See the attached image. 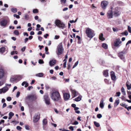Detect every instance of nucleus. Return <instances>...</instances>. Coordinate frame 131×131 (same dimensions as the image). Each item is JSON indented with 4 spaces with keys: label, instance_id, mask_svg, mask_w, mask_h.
Segmentation results:
<instances>
[{
    "label": "nucleus",
    "instance_id": "obj_1",
    "mask_svg": "<svg viewBox=\"0 0 131 131\" xmlns=\"http://www.w3.org/2000/svg\"><path fill=\"white\" fill-rule=\"evenodd\" d=\"M50 97L54 101L57 102L61 99V96L59 93L57 91L52 92L51 94Z\"/></svg>",
    "mask_w": 131,
    "mask_h": 131
},
{
    "label": "nucleus",
    "instance_id": "obj_2",
    "mask_svg": "<svg viewBox=\"0 0 131 131\" xmlns=\"http://www.w3.org/2000/svg\"><path fill=\"white\" fill-rule=\"evenodd\" d=\"M56 25L59 28L63 29L65 27V25L63 22L59 20H56L55 22Z\"/></svg>",
    "mask_w": 131,
    "mask_h": 131
},
{
    "label": "nucleus",
    "instance_id": "obj_3",
    "mask_svg": "<svg viewBox=\"0 0 131 131\" xmlns=\"http://www.w3.org/2000/svg\"><path fill=\"white\" fill-rule=\"evenodd\" d=\"M108 4L107 1H102L101 3V8L103 10H105Z\"/></svg>",
    "mask_w": 131,
    "mask_h": 131
},
{
    "label": "nucleus",
    "instance_id": "obj_4",
    "mask_svg": "<svg viewBox=\"0 0 131 131\" xmlns=\"http://www.w3.org/2000/svg\"><path fill=\"white\" fill-rule=\"evenodd\" d=\"M63 50L62 44L60 43L58 46V47L57 54L58 55H59L62 54L63 53Z\"/></svg>",
    "mask_w": 131,
    "mask_h": 131
},
{
    "label": "nucleus",
    "instance_id": "obj_5",
    "mask_svg": "<svg viewBox=\"0 0 131 131\" xmlns=\"http://www.w3.org/2000/svg\"><path fill=\"white\" fill-rule=\"evenodd\" d=\"M122 43V41L119 38L116 39L114 42V46L115 47L120 46V44Z\"/></svg>",
    "mask_w": 131,
    "mask_h": 131
},
{
    "label": "nucleus",
    "instance_id": "obj_6",
    "mask_svg": "<svg viewBox=\"0 0 131 131\" xmlns=\"http://www.w3.org/2000/svg\"><path fill=\"white\" fill-rule=\"evenodd\" d=\"M44 99L46 104L49 105L50 104V99L48 94H46L44 96Z\"/></svg>",
    "mask_w": 131,
    "mask_h": 131
},
{
    "label": "nucleus",
    "instance_id": "obj_7",
    "mask_svg": "<svg viewBox=\"0 0 131 131\" xmlns=\"http://www.w3.org/2000/svg\"><path fill=\"white\" fill-rule=\"evenodd\" d=\"M39 114H37L35 115L33 117V121L34 123H36L38 121L39 119Z\"/></svg>",
    "mask_w": 131,
    "mask_h": 131
},
{
    "label": "nucleus",
    "instance_id": "obj_8",
    "mask_svg": "<svg viewBox=\"0 0 131 131\" xmlns=\"http://www.w3.org/2000/svg\"><path fill=\"white\" fill-rule=\"evenodd\" d=\"M7 21L5 19H3L0 22V25L2 26L5 27L7 24Z\"/></svg>",
    "mask_w": 131,
    "mask_h": 131
},
{
    "label": "nucleus",
    "instance_id": "obj_9",
    "mask_svg": "<svg viewBox=\"0 0 131 131\" xmlns=\"http://www.w3.org/2000/svg\"><path fill=\"white\" fill-rule=\"evenodd\" d=\"M107 16L108 18H112L113 17V14L112 10H108L107 13Z\"/></svg>",
    "mask_w": 131,
    "mask_h": 131
},
{
    "label": "nucleus",
    "instance_id": "obj_10",
    "mask_svg": "<svg viewBox=\"0 0 131 131\" xmlns=\"http://www.w3.org/2000/svg\"><path fill=\"white\" fill-rule=\"evenodd\" d=\"M26 98L29 100H34L36 99V95H31L28 96Z\"/></svg>",
    "mask_w": 131,
    "mask_h": 131
},
{
    "label": "nucleus",
    "instance_id": "obj_11",
    "mask_svg": "<svg viewBox=\"0 0 131 131\" xmlns=\"http://www.w3.org/2000/svg\"><path fill=\"white\" fill-rule=\"evenodd\" d=\"M111 75L112 80L115 81L116 80V76L114 72L112 71L111 72Z\"/></svg>",
    "mask_w": 131,
    "mask_h": 131
},
{
    "label": "nucleus",
    "instance_id": "obj_12",
    "mask_svg": "<svg viewBox=\"0 0 131 131\" xmlns=\"http://www.w3.org/2000/svg\"><path fill=\"white\" fill-rule=\"evenodd\" d=\"M70 95L69 94L67 93L64 94V97L65 100H68L70 98Z\"/></svg>",
    "mask_w": 131,
    "mask_h": 131
},
{
    "label": "nucleus",
    "instance_id": "obj_13",
    "mask_svg": "<svg viewBox=\"0 0 131 131\" xmlns=\"http://www.w3.org/2000/svg\"><path fill=\"white\" fill-rule=\"evenodd\" d=\"M85 33L87 36L90 37V29L89 28H86Z\"/></svg>",
    "mask_w": 131,
    "mask_h": 131
},
{
    "label": "nucleus",
    "instance_id": "obj_14",
    "mask_svg": "<svg viewBox=\"0 0 131 131\" xmlns=\"http://www.w3.org/2000/svg\"><path fill=\"white\" fill-rule=\"evenodd\" d=\"M56 63V60L55 59H53L50 60L49 62V64L51 67H52L54 66Z\"/></svg>",
    "mask_w": 131,
    "mask_h": 131
},
{
    "label": "nucleus",
    "instance_id": "obj_15",
    "mask_svg": "<svg viewBox=\"0 0 131 131\" xmlns=\"http://www.w3.org/2000/svg\"><path fill=\"white\" fill-rule=\"evenodd\" d=\"M4 71L2 69H0V79L2 78L4 76Z\"/></svg>",
    "mask_w": 131,
    "mask_h": 131
},
{
    "label": "nucleus",
    "instance_id": "obj_16",
    "mask_svg": "<svg viewBox=\"0 0 131 131\" xmlns=\"http://www.w3.org/2000/svg\"><path fill=\"white\" fill-rule=\"evenodd\" d=\"M71 92L72 95L73 97H74L78 95V93L75 90H72Z\"/></svg>",
    "mask_w": 131,
    "mask_h": 131
},
{
    "label": "nucleus",
    "instance_id": "obj_17",
    "mask_svg": "<svg viewBox=\"0 0 131 131\" xmlns=\"http://www.w3.org/2000/svg\"><path fill=\"white\" fill-rule=\"evenodd\" d=\"M17 81L20 80L23 77V75H16Z\"/></svg>",
    "mask_w": 131,
    "mask_h": 131
},
{
    "label": "nucleus",
    "instance_id": "obj_18",
    "mask_svg": "<svg viewBox=\"0 0 131 131\" xmlns=\"http://www.w3.org/2000/svg\"><path fill=\"white\" fill-rule=\"evenodd\" d=\"M125 53V52L122 51L120 52L119 54V56L121 59H123L124 58L123 55Z\"/></svg>",
    "mask_w": 131,
    "mask_h": 131
},
{
    "label": "nucleus",
    "instance_id": "obj_19",
    "mask_svg": "<svg viewBox=\"0 0 131 131\" xmlns=\"http://www.w3.org/2000/svg\"><path fill=\"white\" fill-rule=\"evenodd\" d=\"M99 38V39L103 41L105 39V38L103 37V34L102 33H101L100 34Z\"/></svg>",
    "mask_w": 131,
    "mask_h": 131
},
{
    "label": "nucleus",
    "instance_id": "obj_20",
    "mask_svg": "<svg viewBox=\"0 0 131 131\" xmlns=\"http://www.w3.org/2000/svg\"><path fill=\"white\" fill-rule=\"evenodd\" d=\"M104 101L103 99H102L101 102L100 104V106L101 108H103L104 106Z\"/></svg>",
    "mask_w": 131,
    "mask_h": 131
},
{
    "label": "nucleus",
    "instance_id": "obj_21",
    "mask_svg": "<svg viewBox=\"0 0 131 131\" xmlns=\"http://www.w3.org/2000/svg\"><path fill=\"white\" fill-rule=\"evenodd\" d=\"M103 74L105 77H107L108 75V70H106L104 71Z\"/></svg>",
    "mask_w": 131,
    "mask_h": 131
},
{
    "label": "nucleus",
    "instance_id": "obj_22",
    "mask_svg": "<svg viewBox=\"0 0 131 131\" xmlns=\"http://www.w3.org/2000/svg\"><path fill=\"white\" fill-rule=\"evenodd\" d=\"M82 98V96H79L77 97L74 99V100L77 101H80L81 99Z\"/></svg>",
    "mask_w": 131,
    "mask_h": 131
},
{
    "label": "nucleus",
    "instance_id": "obj_23",
    "mask_svg": "<svg viewBox=\"0 0 131 131\" xmlns=\"http://www.w3.org/2000/svg\"><path fill=\"white\" fill-rule=\"evenodd\" d=\"M2 89L3 93L6 92L8 90V88L6 86H5Z\"/></svg>",
    "mask_w": 131,
    "mask_h": 131
},
{
    "label": "nucleus",
    "instance_id": "obj_24",
    "mask_svg": "<svg viewBox=\"0 0 131 131\" xmlns=\"http://www.w3.org/2000/svg\"><path fill=\"white\" fill-rule=\"evenodd\" d=\"M121 91L122 94L124 95H125L126 93L123 87H122L121 89Z\"/></svg>",
    "mask_w": 131,
    "mask_h": 131
},
{
    "label": "nucleus",
    "instance_id": "obj_25",
    "mask_svg": "<svg viewBox=\"0 0 131 131\" xmlns=\"http://www.w3.org/2000/svg\"><path fill=\"white\" fill-rule=\"evenodd\" d=\"M25 85V87L26 88L27 87L28 85V84L27 82L26 81L23 82L21 84V85L23 86L24 85Z\"/></svg>",
    "mask_w": 131,
    "mask_h": 131
},
{
    "label": "nucleus",
    "instance_id": "obj_26",
    "mask_svg": "<svg viewBox=\"0 0 131 131\" xmlns=\"http://www.w3.org/2000/svg\"><path fill=\"white\" fill-rule=\"evenodd\" d=\"M95 35L94 31L91 29V38H92Z\"/></svg>",
    "mask_w": 131,
    "mask_h": 131
},
{
    "label": "nucleus",
    "instance_id": "obj_27",
    "mask_svg": "<svg viewBox=\"0 0 131 131\" xmlns=\"http://www.w3.org/2000/svg\"><path fill=\"white\" fill-rule=\"evenodd\" d=\"M43 124V125H46L47 123V120L46 119H44L42 121Z\"/></svg>",
    "mask_w": 131,
    "mask_h": 131
},
{
    "label": "nucleus",
    "instance_id": "obj_28",
    "mask_svg": "<svg viewBox=\"0 0 131 131\" xmlns=\"http://www.w3.org/2000/svg\"><path fill=\"white\" fill-rule=\"evenodd\" d=\"M15 81H17L16 76L14 77L11 78L10 79V81L11 82H13Z\"/></svg>",
    "mask_w": 131,
    "mask_h": 131
},
{
    "label": "nucleus",
    "instance_id": "obj_29",
    "mask_svg": "<svg viewBox=\"0 0 131 131\" xmlns=\"http://www.w3.org/2000/svg\"><path fill=\"white\" fill-rule=\"evenodd\" d=\"M15 81H17L16 76L14 77L11 78L10 79V81L11 82H13Z\"/></svg>",
    "mask_w": 131,
    "mask_h": 131
},
{
    "label": "nucleus",
    "instance_id": "obj_30",
    "mask_svg": "<svg viewBox=\"0 0 131 131\" xmlns=\"http://www.w3.org/2000/svg\"><path fill=\"white\" fill-rule=\"evenodd\" d=\"M5 50V48L4 47H2L0 48V52L1 53H3Z\"/></svg>",
    "mask_w": 131,
    "mask_h": 131
},
{
    "label": "nucleus",
    "instance_id": "obj_31",
    "mask_svg": "<svg viewBox=\"0 0 131 131\" xmlns=\"http://www.w3.org/2000/svg\"><path fill=\"white\" fill-rule=\"evenodd\" d=\"M11 11L14 13H15L17 12V9L16 8H11Z\"/></svg>",
    "mask_w": 131,
    "mask_h": 131
},
{
    "label": "nucleus",
    "instance_id": "obj_32",
    "mask_svg": "<svg viewBox=\"0 0 131 131\" xmlns=\"http://www.w3.org/2000/svg\"><path fill=\"white\" fill-rule=\"evenodd\" d=\"M102 47L104 49H106L107 48L108 46L106 44L103 43L102 44Z\"/></svg>",
    "mask_w": 131,
    "mask_h": 131
},
{
    "label": "nucleus",
    "instance_id": "obj_33",
    "mask_svg": "<svg viewBox=\"0 0 131 131\" xmlns=\"http://www.w3.org/2000/svg\"><path fill=\"white\" fill-rule=\"evenodd\" d=\"M94 125L97 127H99L100 126L99 123L96 122H94Z\"/></svg>",
    "mask_w": 131,
    "mask_h": 131
},
{
    "label": "nucleus",
    "instance_id": "obj_34",
    "mask_svg": "<svg viewBox=\"0 0 131 131\" xmlns=\"http://www.w3.org/2000/svg\"><path fill=\"white\" fill-rule=\"evenodd\" d=\"M43 74L42 73H39L36 74V76L38 77H41L43 76Z\"/></svg>",
    "mask_w": 131,
    "mask_h": 131
},
{
    "label": "nucleus",
    "instance_id": "obj_35",
    "mask_svg": "<svg viewBox=\"0 0 131 131\" xmlns=\"http://www.w3.org/2000/svg\"><path fill=\"white\" fill-rule=\"evenodd\" d=\"M119 100H116L114 103L115 106H117L119 104Z\"/></svg>",
    "mask_w": 131,
    "mask_h": 131
},
{
    "label": "nucleus",
    "instance_id": "obj_36",
    "mask_svg": "<svg viewBox=\"0 0 131 131\" xmlns=\"http://www.w3.org/2000/svg\"><path fill=\"white\" fill-rule=\"evenodd\" d=\"M14 34L17 35H18L19 34L18 31L17 30H15L14 31Z\"/></svg>",
    "mask_w": 131,
    "mask_h": 131
},
{
    "label": "nucleus",
    "instance_id": "obj_37",
    "mask_svg": "<svg viewBox=\"0 0 131 131\" xmlns=\"http://www.w3.org/2000/svg\"><path fill=\"white\" fill-rule=\"evenodd\" d=\"M126 85L127 87V89L128 90L130 89H131V84H130L129 85L128 84H126Z\"/></svg>",
    "mask_w": 131,
    "mask_h": 131
},
{
    "label": "nucleus",
    "instance_id": "obj_38",
    "mask_svg": "<svg viewBox=\"0 0 131 131\" xmlns=\"http://www.w3.org/2000/svg\"><path fill=\"white\" fill-rule=\"evenodd\" d=\"M25 18L26 20H28L29 18V15L27 14H25Z\"/></svg>",
    "mask_w": 131,
    "mask_h": 131
},
{
    "label": "nucleus",
    "instance_id": "obj_39",
    "mask_svg": "<svg viewBox=\"0 0 131 131\" xmlns=\"http://www.w3.org/2000/svg\"><path fill=\"white\" fill-rule=\"evenodd\" d=\"M78 63H79L78 61H77V62H76L74 64V66H73V68H74L75 67H76L77 66V65H78Z\"/></svg>",
    "mask_w": 131,
    "mask_h": 131
},
{
    "label": "nucleus",
    "instance_id": "obj_40",
    "mask_svg": "<svg viewBox=\"0 0 131 131\" xmlns=\"http://www.w3.org/2000/svg\"><path fill=\"white\" fill-rule=\"evenodd\" d=\"M124 34L125 36H127L128 35V33L127 31H125L124 32L122 33L121 34Z\"/></svg>",
    "mask_w": 131,
    "mask_h": 131
},
{
    "label": "nucleus",
    "instance_id": "obj_41",
    "mask_svg": "<svg viewBox=\"0 0 131 131\" xmlns=\"http://www.w3.org/2000/svg\"><path fill=\"white\" fill-rule=\"evenodd\" d=\"M14 115V114L12 112H10L9 114V116L12 117Z\"/></svg>",
    "mask_w": 131,
    "mask_h": 131
},
{
    "label": "nucleus",
    "instance_id": "obj_42",
    "mask_svg": "<svg viewBox=\"0 0 131 131\" xmlns=\"http://www.w3.org/2000/svg\"><path fill=\"white\" fill-rule=\"evenodd\" d=\"M97 117L99 118H100L102 117V116L101 114H99L97 115Z\"/></svg>",
    "mask_w": 131,
    "mask_h": 131
},
{
    "label": "nucleus",
    "instance_id": "obj_43",
    "mask_svg": "<svg viewBox=\"0 0 131 131\" xmlns=\"http://www.w3.org/2000/svg\"><path fill=\"white\" fill-rule=\"evenodd\" d=\"M60 1L61 4H64L66 3V0H61Z\"/></svg>",
    "mask_w": 131,
    "mask_h": 131
},
{
    "label": "nucleus",
    "instance_id": "obj_44",
    "mask_svg": "<svg viewBox=\"0 0 131 131\" xmlns=\"http://www.w3.org/2000/svg\"><path fill=\"white\" fill-rule=\"evenodd\" d=\"M25 128L26 130H29V126L28 125H25Z\"/></svg>",
    "mask_w": 131,
    "mask_h": 131
},
{
    "label": "nucleus",
    "instance_id": "obj_45",
    "mask_svg": "<svg viewBox=\"0 0 131 131\" xmlns=\"http://www.w3.org/2000/svg\"><path fill=\"white\" fill-rule=\"evenodd\" d=\"M128 30L129 32L131 33V27L129 26L128 27Z\"/></svg>",
    "mask_w": 131,
    "mask_h": 131
},
{
    "label": "nucleus",
    "instance_id": "obj_46",
    "mask_svg": "<svg viewBox=\"0 0 131 131\" xmlns=\"http://www.w3.org/2000/svg\"><path fill=\"white\" fill-rule=\"evenodd\" d=\"M121 105L123 107H124L125 108H127V105L125 104H124L123 103H121Z\"/></svg>",
    "mask_w": 131,
    "mask_h": 131
},
{
    "label": "nucleus",
    "instance_id": "obj_47",
    "mask_svg": "<svg viewBox=\"0 0 131 131\" xmlns=\"http://www.w3.org/2000/svg\"><path fill=\"white\" fill-rule=\"evenodd\" d=\"M116 95H115L116 96H119L121 94V93L120 92H117L116 93Z\"/></svg>",
    "mask_w": 131,
    "mask_h": 131
},
{
    "label": "nucleus",
    "instance_id": "obj_48",
    "mask_svg": "<svg viewBox=\"0 0 131 131\" xmlns=\"http://www.w3.org/2000/svg\"><path fill=\"white\" fill-rule=\"evenodd\" d=\"M39 63L40 64H43L44 62L42 60L40 59L39 60Z\"/></svg>",
    "mask_w": 131,
    "mask_h": 131
},
{
    "label": "nucleus",
    "instance_id": "obj_49",
    "mask_svg": "<svg viewBox=\"0 0 131 131\" xmlns=\"http://www.w3.org/2000/svg\"><path fill=\"white\" fill-rule=\"evenodd\" d=\"M13 16L14 17H15L17 18H20V16L19 15H17L16 14H14Z\"/></svg>",
    "mask_w": 131,
    "mask_h": 131
},
{
    "label": "nucleus",
    "instance_id": "obj_50",
    "mask_svg": "<svg viewBox=\"0 0 131 131\" xmlns=\"http://www.w3.org/2000/svg\"><path fill=\"white\" fill-rule=\"evenodd\" d=\"M38 12V9H34L33 10V12L34 13H37Z\"/></svg>",
    "mask_w": 131,
    "mask_h": 131
},
{
    "label": "nucleus",
    "instance_id": "obj_51",
    "mask_svg": "<svg viewBox=\"0 0 131 131\" xmlns=\"http://www.w3.org/2000/svg\"><path fill=\"white\" fill-rule=\"evenodd\" d=\"M6 100L8 101H9L11 100L12 98L10 97H8L7 98Z\"/></svg>",
    "mask_w": 131,
    "mask_h": 131
},
{
    "label": "nucleus",
    "instance_id": "obj_52",
    "mask_svg": "<svg viewBox=\"0 0 131 131\" xmlns=\"http://www.w3.org/2000/svg\"><path fill=\"white\" fill-rule=\"evenodd\" d=\"M114 15L115 16H117L119 15V14L118 13L115 12L114 13Z\"/></svg>",
    "mask_w": 131,
    "mask_h": 131
},
{
    "label": "nucleus",
    "instance_id": "obj_53",
    "mask_svg": "<svg viewBox=\"0 0 131 131\" xmlns=\"http://www.w3.org/2000/svg\"><path fill=\"white\" fill-rule=\"evenodd\" d=\"M20 94V92L19 91H18L17 92L16 97H18L19 96Z\"/></svg>",
    "mask_w": 131,
    "mask_h": 131
},
{
    "label": "nucleus",
    "instance_id": "obj_54",
    "mask_svg": "<svg viewBox=\"0 0 131 131\" xmlns=\"http://www.w3.org/2000/svg\"><path fill=\"white\" fill-rule=\"evenodd\" d=\"M4 84V82L3 81H0V86Z\"/></svg>",
    "mask_w": 131,
    "mask_h": 131
},
{
    "label": "nucleus",
    "instance_id": "obj_55",
    "mask_svg": "<svg viewBox=\"0 0 131 131\" xmlns=\"http://www.w3.org/2000/svg\"><path fill=\"white\" fill-rule=\"evenodd\" d=\"M59 37L60 36H55L54 38V39H58L59 38Z\"/></svg>",
    "mask_w": 131,
    "mask_h": 131
},
{
    "label": "nucleus",
    "instance_id": "obj_56",
    "mask_svg": "<svg viewBox=\"0 0 131 131\" xmlns=\"http://www.w3.org/2000/svg\"><path fill=\"white\" fill-rule=\"evenodd\" d=\"M26 47L25 46L23 48H22L21 49V51H22L23 52H24L25 51V50L26 49Z\"/></svg>",
    "mask_w": 131,
    "mask_h": 131
},
{
    "label": "nucleus",
    "instance_id": "obj_57",
    "mask_svg": "<svg viewBox=\"0 0 131 131\" xmlns=\"http://www.w3.org/2000/svg\"><path fill=\"white\" fill-rule=\"evenodd\" d=\"M67 63V61H66L63 63L64 68H65L66 67V64Z\"/></svg>",
    "mask_w": 131,
    "mask_h": 131
},
{
    "label": "nucleus",
    "instance_id": "obj_58",
    "mask_svg": "<svg viewBox=\"0 0 131 131\" xmlns=\"http://www.w3.org/2000/svg\"><path fill=\"white\" fill-rule=\"evenodd\" d=\"M69 129L72 131L74 130V129L73 126H71L69 127Z\"/></svg>",
    "mask_w": 131,
    "mask_h": 131
},
{
    "label": "nucleus",
    "instance_id": "obj_59",
    "mask_svg": "<svg viewBox=\"0 0 131 131\" xmlns=\"http://www.w3.org/2000/svg\"><path fill=\"white\" fill-rule=\"evenodd\" d=\"M113 31L114 32L117 31L118 30L116 28H113Z\"/></svg>",
    "mask_w": 131,
    "mask_h": 131
},
{
    "label": "nucleus",
    "instance_id": "obj_60",
    "mask_svg": "<svg viewBox=\"0 0 131 131\" xmlns=\"http://www.w3.org/2000/svg\"><path fill=\"white\" fill-rule=\"evenodd\" d=\"M33 87L32 86H29L27 88V90H30L31 89H32Z\"/></svg>",
    "mask_w": 131,
    "mask_h": 131
},
{
    "label": "nucleus",
    "instance_id": "obj_61",
    "mask_svg": "<svg viewBox=\"0 0 131 131\" xmlns=\"http://www.w3.org/2000/svg\"><path fill=\"white\" fill-rule=\"evenodd\" d=\"M6 104L5 103H4L3 104L2 107L3 108H4L6 107Z\"/></svg>",
    "mask_w": 131,
    "mask_h": 131
},
{
    "label": "nucleus",
    "instance_id": "obj_62",
    "mask_svg": "<svg viewBox=\"0 0 131 131\" xmlns=\"http://www.w3.org/2000/svg\"><path fill=\"white\" fill-rule=\"evenodd\" d=\"M68 9V7H66L63 9V11H66Z\"/></svg>",
    "mask_w": 131,
    "mask_h": 131
},
{
    "label": "nucleus",
    "instance_id": "obj_63",
    "mask_svg": "<svg viewBox=\"0 0 131 131\" xmlns=\"http://www.w3.org/2000/svg\"><path fill=\"white\" fill-rule=\"evenodd\" d=\"M17 129L18 130H19L21 129V128L20 126H18L17 127Z\"/></svg>",
    "mask_w": 131,
    "mask_h": 131
},
{
    "label": "nucleus",
    "instance_id": "obj_64",
    "mask_svg": "<svg viewBox=\"0 0 131 131\" xmlns=\"http://www.w3.org/2000/svg\"><path fill=\"white\" fill-rule=\"evenodd\" d=\"M130 43H131V40H129L126 43V46H127V45Z\"/></svg>",
    "mask_w": 131,
    "mask_h": 131
}]
</instances>
